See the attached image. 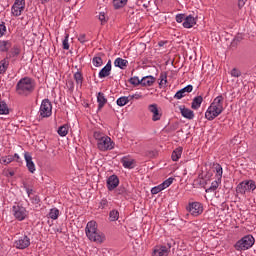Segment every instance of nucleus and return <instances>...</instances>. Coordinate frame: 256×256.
<instances>
[{"instance_id":"obj_1","label":"nucleus","mask_w":256,"mask_h":256,"mask_svg":"<svg viewBox=\"0 0 256 256\" xmlns=\"http://www.w3.org/2000/svg\"><path fill=\"white\" fill-rule=\"evenodd\" d=\"M86 237L93 243L105 242V234L99 231L96 221H89L85 227Z\"/></svg>"},{"instance_id":"obj_2","label":"nucleus","mask_w":256,"mask_h":256,"mask_svg":"<svg viewBox=\"0 0 256 256\" xmlns=\"http://www.w3.org/2000/svg\"><path fill=\"white\" fill-rule=\"evenodd\" d=\"M223 101V96H218L213 100L205 112V117L208 121H213V119L219 117V115L223 113V110L225 109L223 107Z\"/></svg>"},{"instance_id":"obj_3","label":"nucleus","mask_w":256,"mask_h":256,"mask_svg":"<svg viewBox=\"0 0 256 256\" xmlns=\"http://www.w3.org/2000/svg\"><path fill=\"white\" fill-rule=\"evenodd\" d=\"M94 139L97 141L99 151H111L115 149V142L111 140V137L99 131L94 132Z\"/></svg>"},{"instance_id":"obj_4","label":"nucleus","mask_w":256,"mask_h":256,"mask_svg":"<svg viewBox=\"0 0 256 256\" xmlns=\"http://www.w3.org/2000/svg\"><path fill=\"white\" fill-rule=\"evenodd\" d=\"M35 91V81L29 77L22 78L18 81L16 85V92L18 95H27L33 93Z\"/></svg>"},{"instance_id":"obj_5","label":"nucleus","mask_w":256,"mask_h":256,"mask_svg":"<svg viewBox=\"0 0 256 256\" xmlns=\"http://www.w3.org/2000/svg\"><path fill=\"white\" fill-rule=\"evenodd\" d=\"M253 245H255V238L251 235H246L236 242L234 248L236 251H247V249H251Z\"/></svg>"},{"instance_id":"obj_6","label":"nucleus","mask_w":256,"mask_h":256,"mask_svg":"<svg viewBox=\"0 0 256 256\" xmlns=\"http://www.w3.org/2000/svg\"><path fill=\"white\" fill-rule=\"evenodd\" d=\"M255 189H256L255 181L245 180L237 186L236 191L241 195H245V193H251V191H255Z\"/></svg>"},{"instance_id":"obj_7","label":"nucleus","mask_w":256,"mask_h":256,"mask_svg":"<svg viewBox=\"0 0 256 256\" xmlns=\"http://www.w3.org/2000/svg\"><path fill=\"white\" fill-rule=\"evenodd\" d=\"M53 113V105L49 99H44L40 105L39 115L42 118L51 117Z\"/></svg>"},{"instance_id":"obj_8","label":"nucleus","mask_w":256,"mask_h":256,"mask_svg":"<svg viewBox=\"0 0 256 256\" xmlns=\"http://www.w3.org/2000/svg\"><path fill=\"white\" fill-rule=\"evenodd\" d=\"M12 215L17 219V221H25L29 215V212H27L25 207L16 205L12 208Z\"/></svg>"},{"instance_id":"obj_9","label":"nucleus","mask_w":256,"mask_h":256,"mask_svg":"<svg viewBox=\"0 0 256 256\" xmlns=\"http://www.w3.org/2000/svg\"><path fill=\"white\" fill-rule=\"evenodd\" d=\"M186 209L193 217H199L203 213V204L200 202H190Z\"/></svg>"},{"instance_id":"obj_10","label":"nucleus","mask_w":256,"mask_h":256,"mask_svg":"<svg viewBox=\"0 0 256 256\" xmlns=\"http://www.w3.org/2000/svg\"><path fill=\"white\" fill-rule=\"evenodd\" d=\"M16 249H27L31 245V238L24 235L19 237L14 243Z\"/></svg>"},{"instance_id":"obj_11","label":"nucleus","mask_w":256,"mask_h":256,"mask_svg":"<svg viewBox=\"0 0 256 256\" xmlns=\"http://www.w3.org/2000/svg\"><path fill=\"white\" fill-rule=\"evenodd\" d=\"M173 184V178H168L165 180L162 184L153 187L151 189L152 195H157V193H161V191L167 189V187H170Z\"/></svg>"},{"instance_id":"obj_12","label":"nucleus","mask_w":256,"mask_h":256,"mask_svg":"<svg viewBox=\"0 0 256 256\" xmlns=\"http://www.w3.org/2000/svg\"><path fill=\"white\" fill-rule=\"evenodd\" d=\"M121 163L124 169H135V159L131 158L130 156H124L121 159Z\"/></svg>"},{"instance_id":"obj_13","label":"nucleus","mask_w":256,"mask_h":256,"mask_svg":"<svg viewBox=\"0 0 256 256\" xmlns=\"http://www.w3.org/2000/svg\"><path fill=\"white\" fill-rule=\"evenodd\" d=\"M148 111L152 113V121L161 120V112H159V108H157V104H150L148 106Z\"/></svg>"},{"instance_id":"obj_14","label":"nucleus","mask_w":256,"mask_h":256,"mask_svg":"<svg viewBox=\"0 0 256 256\" xmlns=\"http://www.w3.org/2000/svg\"><path fill=\"white\" fill-rule=\"evenodd\" d=\"M116 187H119V178L116 175H112L107 180V188L109 191H113Z\"/></svg>"},{"instance_id":"obj_15","label":"nucleus","mask_w":256,"mask_h":256,"mask_svg":"<svg viewBox=\"0 0 256 256\" xmlns=\"http://www.w3.org/2000/svg\"><path fill=\"white\" fill-rule=\"evenodd\" d=\"M195 25H197V18L191 15L185 17L183 22V27L185 29H191L192 27H195Z\"/></svg>"},{"instance_id":"obj_16","label":"nucleus","mask_w":256,"mask_h":256,"mask_svg":"<svg viewBox=\"0 0 256 256\" xmlns=\"http://www.w3.org/2000/svg\"><path fill=\"white\" fill-rule=\"evenodd\" d=\"M24 158H25V161H26V166H27V169L30 173H35L36 171V168H35V163L33 162V157H31L29 155V153H25L24 154Z\"/></svg>"},{"instance_id":"obj_17","label":"nucleus","mask_w":256,"mask_h":256,"mask_svg":"<svg viewBox=\"0 0 256 256\" xmlns=\"http://www.w3.org/2000/svg\"><path fill=\"white\" fill-rule=\"evenodd\" d=\"M111 75V60L108 61V63L103 67L99 74L98 77L100 79H105V77H109Z\"/></svg>"},{"instance_id":"obj_18","label":"nucleus","mask_w":256,"mask_h":256,"mask_svg":"<svg viewBox=\"0 0 256 256\" xmlns=\"http://www.w3.org/2000/svg\"><path fill=\"white\" fill-rule=\"evenodd\" d=\"M179 109L182 117L185 119H195V113L191 109L186 108L185 106H180Z\"/></svg>"},{"instance_id":"obj_19","label":"nucleus","mask_w":256,"mask_h":256,"mask_svg":"<svg viewBox=\"0 0 256 256\" xmlns=\"http://www.w3.org/2000/svg\"><path fill=\"white\" fill-rule=\"evenodd\" d=\"M169 249L166 246H156L152 256H168Z\"/></svg>"},{"instance_id":"obj_20","label":"nucleus","mask_w":256,"mask_h":256,"mask_svg":"<svg viewBox=\"0 0 256 256\" xmlns=\"http://www.w3.org/2000/svg\"><path fill=\"white\" fill-rule=\"evenodd\" d=\"M23 11H25V7L24 6H19L17 4H13V6L11 8V13L14 17L21 16V13H23Z\"/></svg>"},{"instance_id":"obj_21","label":"nucleus","mask_w":256,"mask_h":256,"mask_svg":"<svg viewBox=\"0 0 256 256\" xmlns=\"http://www.w3.org/2000/svg\"><path fill=\"white\" fill-rule=\"evenodd\" d=\"M12 47L11 41L9 40H0V51L1 53H7Z\"/></svg>"},{"instance_id":"obj_22","label":"nucleus","mask_w":256,"mask_h":256,"mask_svg":"<svg viewBox=\"0 0 256 256\" xmlns=\"http://www.w3.org/2000/svg\"><path fill=\"white\" fill-rule=\"evenodd\" d=\"M155 83V77L153 76H145L141 79V85L143 87H151Z\"/></svg>"},{"instance_id":"obj_23","label":"nucleus","mask_w":256,"mask_h":256,"mask_svg":"<svg viewBox=\"0 0 256 256\" xmlns=\"http://www.w3.org/2000/svg\"><path fill=\"white\" fill-rule=\"evenodd\" d=\"M9 69V57L4 58L0 61V75H4Z\"/></svg>"},{"instance_id":"obj_24","label":"nucleus","mask_w":256,"mask_h":256,"mask_svg":"<svg viewBox=\"0 0 256 256\" xmlns=\"http://www.w3.org/2000/svg\"><path fill=\"white\" fill-rule=\"evenodd\" d=\"M219 185H221V178H216L212 183L211 186L206 189V193H213V191H217L219 188Z\"/></svg>"},{"instance_id":"obj_25","label":"nucleus","mask_w":256,"mask_h":256,"mask_svg":"<svg viewBox=\"0 0 256 256\" xmlns=\"http://www.w3.org/2000/svg\"><path fill=\"white\" fill-rule=\"evenodd\" d=\"M128 64H129V61L123 58H116L114 61L115 67H119V69H125V67H127Z\"/></svg>"},{"instance_id":"obj_26","label":"nucleus","mask_w":256,"mask_h":256,"mask_svg":"<svg viewBox=\"0 0 256 256\" xmlns=\"http://www.w3.org/2000/svg\"><path fill=\"white\" fill-rule=\"evenodd\" d=\"M201 103H203V96H197L193 99L191 107L197 111L199 107H201Z\"/></svg>"},{"instance_id":"obj_27","label":"nucleus","mask_w":256,"mask_h":256,"mask_svg":"<svg viewBox=\"0 0 256 256\" xmlns=\"http://www.w3.org/2000/svg\"><path fill=\"white\" fill-rule=\"evenodd\" d=\"M182 153H183V148H181V147L176 148L172 152V161H179V159H181Z\"/></svg>"},{"instance_id":"obj_28","label":"nucleus","mask_w":256,"mask_h":256,"mask_svg":"<svg viewBox=\"0 0 256 256\" xmlns=\"http://www.w3.org/2000/svg\"><path fill=\"white\" fill-rule=\"evenodd\" d=\"M215 178L222 179L223 178V167L220 164L214 165Z\"/></svg>"},{"instance_id":"obj_29","label":"nucleus","mask_w":256,"mask_h":256,"mask_svg":"<svg viewBox=\"0 0 256 256\" xmlns=\"http://www.w3.org/2000/svg\"><path fill=\"white\" fill-rule=\"evenodd\" d=\"M21 53V48L19 46H13L9 53V58L13 59L15 57H18V55Z\"/></svg>"},{"instance_id":"obj_30","label":"nucleus","mask_w":256,"mask_h":256,"mask_svg":"<svg viewBox=\"0 0 256 256\" xmlns=\"http://www.w3.org/2000/svg\"><path fill=\"white\" fill-rule=\"evenodd\" d=\"M68 133H69V125L65 124L59 127L58 135H60V137H66Z\"/></svg>"},{"instance_id":"obj_31","label":"nucleus","mask_w":256,"mask_h":256,"mask_svg":"<svg viewBox=\"0 0 256 256\" xmlns=\"http://www.w3.org/2000/svg\"><path fill=\"white\" fill-rule=\"evenodd\" d=\"M97 101L99 103V108L101 109V107H103L105 105V103H107V99L105 98V94L99 92L98 96H97Z\"/></svg>"},{"instance_id":"obj_32","label":"nucleus","mask_w":256,"mask_h":256,"mask_svg":"<svg viewBox=\"0 0 256 256\" xmlns=\"http://www.w3.org/2000/svg\"><path fill=\"white\" fill-rule=\"evenodd\" d=\"M113 5L115 9H122L127 5V0H113Z\"/></svg>"},{"instance_id":"obj_33","label":"nucleus","mask_w":256,"mask_h":256,"mask_svg":"<svg viewBox=\"0 0 256 256\" xmlns=\"http://www.w3.org/2000/svg\"><path fill=\"white\" fill-rule=\"evenodd\" d=\"M116 103L119 107H125V105H127V103H129V97L122 96L117 99Z\"/></svg>"},{"instance_id":"obj_34","label":"nucleus","mask_w":256,"mask_h":256,"mask_svg":"<svg viewBox=\"0 0 256 256\" xmlns=\"http://www.w3.org/2000/svg\"><path fill=\"white\" fill-rule=\"evenodd\" d=\"M13 161H14V158L11 155H9V156H2L0 158V163L2 165H9V163H13Z\"/></svg>"},{"instance_id":"obj_35","label":"nucleus","mask_w":256,"mask_h":256,"mask_svg":"<svg viewBox=\"0 0 256 256\" xmlns=\"http://www.w3.org/2000/svg\"><path fill=\"white\" fill-rule=\"evenodd\" d=\"M48 217L50 219L56 220L59 218V209L57 208H52L48 214Z\"/></svg>"},{"instance_id":"obj_36","label":"nucleus","mask_w":256,"mask_h":256,"mask_svg":"<svg viewBox=\"0 0 256 256\" xmlns=\"http://www.w3.org/2000/svg\"><path fill=\"white\" fill-rule=\"evenodd\" d=\"M160 87H167V73L166 72H162L160 74V83H159Z\"/></svg>"},{"instance_id":"obj_37","label":"nucleus","mask_w":256,"mask_h":256,"mask_svg":"<svg viewBox=\"0 0 256 256\" xmlns=\"http://www.w3.org/2000/svg\"><path fill=\"white\" fill-rule=\"evenodd\" d=\"M0 115H9V108L5 102H0Z\"/></svg>"},{"instance_id":"obj_38","label":"nucleus","mask_w":256,"mask_h":256,"mask_svg":"<svg viewBox=\"0 0 256 256\" xmlns=\"http://www.w3.org/2000/svg\"><path fill=\"white\" fill-rule=\"evenodd\" d=\"M119 219V211L112 210L109 213V221H118Z\"/></svg>"},{"instance_id":"obj_39","label":"nucleus","mask_w":256,"mask_h":256,"mask_svg":"<svg viewBox=\"0 0 256 256\" xmlns=\"http://www.w3.org/2000/svg\"><path fill=\"white\" fill-rule=\"evenodd\" d=\"M92 64L94 67H101L103 65V59L99 56H96L92 59Z\"/></svg>"},{"instance_id":"obj_40","label":"nucleus","mask_w":256,"mask_h":256,"mask_svg":"<svg viewBox=\"0 0 256 256\" xmlns=\"http://www.w3.org/2000/svg\"><path fill=\"white\" fill-rule=\"evenodd\" d=\"M74 79H75V81H76V83L78 85H82V83H83V75L81 74V72H76L74 74Z\"/></svg>"},{"instance_id":"obj_41","label":"nucleus","mask_w":256,"mask_h":256,"mask_svg":"<svg viewBox=\"0 0 256 256\" xmlns=\"http://www.w3.org/2000/svg\"><path fill=\"white\" fill-rule=\"evenodd\" d=\"M98 19L102 25H105V23H107V16L105 15V12H100L98 15Z\"/></svg>"},{"instance_id":"obj_42","label":"nucleus","mask_w":256,"mask_h":256,"mask_svg":"<svg viewBox=\"0 0 256 256\" xmlns=\"http://www.w3.org/2000/svg\"><path fill=\"white\" fill-rule=\"evenodd\" d=\"M63 49L69 51V34H66L65 39L62 42Z\"/></svg>"},{"instance_id":"obj_43","label":"nucleus","mask_w":256,"mask_h":256,"mask_svg":"<svg viewBox=\"0 0 256 256\" xmlns=\"http://www.w3.org/2000/svg\"><path fill=\"white\" fill-rule=\"evenodd\" d=\"M231 77H236L239 78L241 77V70L237 69V68H233L230 72Z\"/></svg>"},{"instance_id":"obj_44","label":"nucleus","mask_w":256,"mask_h":256,"mask_svg":"<svg viewBox=\"0 0 256 256\" xmlns=\"http://www.w3.org/2000/svg\"><path fill=\"white\" fill-rule=\"evenodd\" d=\"M130 83L131 85H141V80L139 79V77L134 76L130 79Z\"/></svg>"},{"instance_id":"obj_45","label":"nucleus","mask_w":256,"mask_h":256,"mask_svg":"<svg viewBox=\"0 0 256 256\" xmlns=\"http://www.w3.org/2000/svg\"><path fill=\"white\" fill-rule=\"evenodd\" d=\"M185 95L187 94L181 89L174 95V99H183Z\"/></svg>"},{"instance_id":"obj_46","label":"nucleus","mask_w":256,"mask_h":256,"mask_svg":"<svg viewBox=\"0 0 256 256\" xmlns=\"http://www.w3.org/2000/svg\"><path fill=\"white\" fill-rule=\"evenodd\" d=\"M7 33V26L5 24H0V38Z\"/></svg>"},{"instance_id":"obj_47","label":"nucleus","mask_w":256,"mask_h":256,"mask_svg":"<svg viewBox=\"0 0 256 256\" xmlns=\"http://www.w3.org/2000/svg\"><path fill=\"white\" fill-rule=\"evenodd\" d=\"M185 15L184 14H178L176 15V22L177 23H183V21H185Z\"/></svg>"},{"instance_id":"obj_48","label":"nucleus","mask_w":256,"mask_h":256,"mask_svg":"<svg viewBox=\"0 0 256 256\" xmlns=\"http://www.w3.org/2000/svg\"><path fill=\"white\" fill-rule=\"evenodd\" d=\"M107 205H109V202L107 201V199H102V200L100 201L99 208H100V209H105V207H107Z\"/></svg>"},{"instance_id":"obj_49","label":"nucleus","mask_w":256,"mask_h":256,"mask_svg":"<svg viewBox=\"0 0 256 256\" xmlns=\"http://www.w3.org/2000/svg\"><path fill=\"white\" fill-rule=\"evenodd\" d=\"M182 90L187 95V93H191V91H193V86L192 85H188V86L182 88Z\"/></svg>"},{"instance_id":"obj_50","label":"nucleus","mask_w":256,"mask_h":256,"mask_svg":"<svg viewBox=\"0 0 256 256\" xmlns=\"http://www.w3.org/2000/svg\"><path fill=\"white\" fill-rule=\"evenodd\" d=\"M14 5L25 7V0H15Z\"/></svg>"},{"instance_id":"obj_51","label":"nucleus","mask_w":256,"mask_h":256,"mask_svg":"<svg viewBox=\"0 0 256 256\" xmlns=\"http://www.w3.org/2000/svg\"><path fill=\"white\" fill-rule=\"evenodd\" d=\"M131 99H143V95L141 93H135L134 95L130 96Z\"/></svg>"},{"instance_id":"obj_52","label":"nucleus","mask_w":256,"mask_h":256,"mask_svg":"<svg viewBox=\"0 0 256 256\" xmlns=\"http://www.w3.org/2000/svg\"><path fill=\"white\" fill-rule=\"evenodd\" d=\"M245 3H247V0H239L238 1V6L241 8V7H244L245 6Z\"/></svg>"},{"instance_id":"obj_53","label":"nucleus","mask_w":256,"mask_h":256,"mask_svg":"<svg viewBox=\"0 0 256 256\" xmlns=\"http://www.w3.org/2000/svg\"><path fill=\"white\" fill-rule=\"evenodd\" d=\"M13 159L14 160L16 159V161H19V159H20L19 154H14Z\"/></svg>"},{"instance_id":"obj_54","label":"nucleus","mask_w":256,"mask_h":256,"mask_svg":"<svg viewBox=\"0 0 256 256\" xmlns=\"http://www.w3.org/2000/svg\"><path fill=\"white\" fill-rule=\"evenodd\" d=\"M165 41H160L159 43H158V45H159V47H163L164 45H165Z\"/></svg>"},{"instance_id":"obj_55","label":"nucleus","mask_w":256,"mask_h":256,"mask_svg":"<svg viewBox=\"0 0 256 256\" xmlns=\"http://www.w3.org/2000/svg\"><path fill=\"white\" fill-rule=\"evenodd\" d=\"M28 197H31V190H27Z\"/></svg>"},{"instance_id":"obj_56","label":"nucleus","mask_w":256,"mask_h":256,"mask_svg":"<svg viewBox=\"0 0 256 256\" xmlns=\"http://www.w3.org/2000/svg\"><path fill=\"white\" fill-rule=\"evenodd\" d=\"M49 0H41L42 3H47Z\"/></svg>"},{"instance_id":"obj_57","label":"nucleus","mask_w":256,"mask_h":256,"mask_svg":"<svg viewBox=\"0 0 256 256\" xmlns=\"http://www.w3.org/2000/svg\"><path fill=\"white\" fill-rule=\"evenodd\" d=\"M64 1H71V0H64Z\"/></svg>"}]
</instances>
